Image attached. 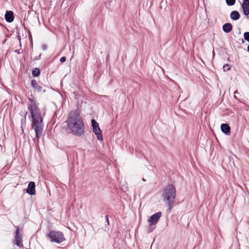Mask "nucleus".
<instances>
[{
    "label": "nucleus",
    "instance_id": "obj_1",
    "mask_svg": "<svg viewBox=\"0 0 249 249\" xmlns=\"http://www.w3.org/2000/svg\"><path fill=\"white\" fill-rule=\"evenodd\" d=\"M39 104L32 98H28L27 109L29 118L31 119L32 127L34 129L36 136L39 138L42 134L43 128V117L38 107Z\"/></svg>",
    "mask_w": 249,
    "mask_h": 249
},
{
    "label": "nucleus",
    "instance_id": "obj_2",
    "mask_svg": "<svg viewBox=\"0 0 249 249\" xmlns=\"http://www.w3.org/2000/svg\"><path fill=\"white\" fill-rule=\"evenodd\" d=\"M67 127L70 133L76 136H81L85 132L84 122L77 110L71 111L66 121Z\"/></svg>",
    "mask_w": 249,
    "mask_h": 249
},
{
    "label": "nucleus",
    "instance_id": "obj_3",
    "mask_svg": "<svg viewBox=\"0 0 249 249\" xmlns=\"http://www.w3.org/2000/svg\"><path fill=\"white\" fill-rule=\"evenodd\" d=\"M176 196V190L173 185L169 184L163 190L162 196L168 206L169 212L173 206Z\"/></svg>",
    "mask_w": 249,
    "mask_h": 249
},
{
    "label": "nucleus",
    "instance_id": "obj_4",
    "mask_svg": "<svg viewBox=\"0 0 249 249\" xmlns=\"http://www.w3.org/2000/svg\"><path fill=\"white\" fill-rule=\"evenodd\" d=\"M47 235L51 239L52 242L57 243H60L65 240L63 233L59 231H52L49 232Z\"/></svg>",
    "mask_w": 249,
    "mask_h": 249
},
{
    "label": "nucleus",
    "instance_id": "obj_5",
    "mask_svg": "<svg viewBox=\"0 0 249 249\" xmlns=\"http://www.w3.org/2000/svg\"><path fill=\"white\" fill-rule=\"evenodd\" d=\"M91 123L93 131L97 136V139L100 141L103 140L102 133L99 127L98 123L94 119L91 120Z\"/></svg>",
    "mask_w": 249,
    "mask_h": 249
},
{
    "label": "nucleus",
    "instance_id": "obj_6",
    "mask_svg": "<svg viewBox=\"0 0 249 249\" xmlns=\"http://www.w3.org/2000/svg\"><path fill=\"white\" fill-rule=\"evenodd\" d=\"M16 228L15 236V243L18 246L22 247V233L21 232L19 231V230L18 227H16Z\"/></svg>",
    "mask_w": 249,
    "mask_h": 249
},
{
    "label": "nucleus",
    "instance_id": "obj_7",
    "mask_svg": "<svg viewBox=\"0 0 249 249\" xmlns=\"http://www.w3.org/2000/svg\"><path fill=\"white\" fill-rule=\"evenodd\" d=\"M161 216V212H158L153 214L148 219V221L151 226L156 224Z\"/></svg>",
    "mask_w": 249,
    "mask_h": 249
},
{
    "label": "nucleus",
    "instance_id": "obj_8",
    "mask_svg": "<svg viewBox=\"0 0 249 249\" xmlns=\"http://www.w3.org/2000/svg\"><path fill=\"white\" fill-rule=\"evenodd\" d=\"M35 183L33 181L29 182L26 189V193L30 195H34L36 193Z\"/></svg>",
    "mask_w": 249,
    "mask_h": 249
},
{
    "label": "nucleus",
    "instance_id": "obj_9",
    "mask_svg": "<svg viewBox=\"0 0 249 249\" xmlns=\"http://www.w3.org/2000/svg\"><path fill=\"white\" fill-rule=\"evenodd\" d=\"M242 7L244 15L248 16L249 15V0H244Z\"/></svg>",
    "mask_w": 249,
    "mask_h": 249
},
{
    "label": "nucleus",
    "instance_id": "obj_10",
    "mask_svg": "<svg viewBox=\"0 0 249 249\" xmlns=\"http://www.w3.org/2000/svg\"><path fill=\"white\" fill-rule=\"evenodd\" d=\"M31 85L36 91L39 92L43 91L42 87L38 84L36 80H32L31 82ZM43 91H45V90H44Z\"/></svg>",
    "mask_w": 249,
    "mask_h": 249
},
{
    "label": "nucleus",
    "instance_id": "obj_11",
    "mask_svg": "<svg viewBox=\"0 0 249 249\" xmlns=\"http://www.w3.org/2000/svg\"><path fill=\"white\" fill-rule=\"evenodd\" d=\"M5 18L7 22H12L14 18L13 12L11 11H6L5 15Z\"/></svg>",
    "mask_w": 249,
    "mask_h": 249
},
{
    "label": "nucleus",
    "instance_id": "obj_12",
    "mask_svg": "<svg viewBox=\"0 0 249 249\" xmlns=\"http://www.w3.org/2000/svg\"><path fill=\"white\" fill-rule=\"evenodd\" d=\"M221 130L222 132L226 134H229L230 133V126L227 124H222L221 125Z\"/></svg>",
    "mask_w": 249,
    "mask_h": 249
},
{
    "label": "nucleus",
    "instance_id": "obj_13",
    "mask_svg": "<svg viewBox=\"0 0 249 249\" xmlns=\"http://www.w3.org/2000/svg\"><path fill=\"white\" fill-rule=\"evenodd\" d=\"M232 28V26L230 23H226L222 26V29L225 33H228L230 32Z\"/></svg>",
    "mask_w": 249,
    "mask_h": 249
},
{
    "label": "nucleus",
    "instance_id": "obj_14",
    "mask_svg": "<svg viewBox=\"0 0 249 249\" xmlns=\"http://www.w3.org/2000/svg\"><path fill=\"white\" fill-rule=\"evenodd\" d=\"M240 15L237 11H232L230 14L231 18L234 20H236L240 18Z\"/></svg>",
    "mask_w": 249,
    "mask_h": 249
},
{
    "label": "nucleus",
    "instance_id": "obj_15",
    "mask_svg": "<svg viewBox=\"0 0 249 249\" xmlns=\"http://www.w3.org/2000/svg\"><path fill=\"white\" fill-rule=\"evenodd\" d=\"M40 74V71L38 69L36 68L32 71V74L34 76H38Z\"/></svg>",
    "mask_w": 249,
    "mask_h": 249
},
{
    "label": "nucleus",
    "instance_id": "obj_16",
    "mask_svg": "<svg viewBox=\"0 0 249 249\" xmlns=\"http://www.w3.org/2000/svg\"><path fill=\"white\" fill-rule=\"evenodd\" d=\"M223 68L224 71H228L231 70V66L229 64H225Z\"/></svg>",
    "mask_w": 249,
    "mask_h": 249
},
{
    "label": "nucleus",
    "instance_id": "obj_17",
    "mask_svg": "<svg viewBox=\"0 0 249 249\" xmlns=\"http://www.w3.org/2000/svg\"><path fill=\"white\" fill-rule=\"evenodd\" d=\"M226 3L229 6H232L235 4V0H226Z\"/></svg>",
    "mask_w": 249,
    "mask_h": 249
},
{
    "label": "nucleus",
    "instance_id": "obj_18",
    "mask_svg": "<svg viewBox=\"0 0 249 249\" xmlns=\"http://www.w3.org/2000/svg\"><path fill=\"white\" fill-rule=\"evenodd\" d=\"M244 39L249 42V32H245L244 34Z\"/></svg>",
    "mask_w": 249,
    "mask_h": 249
},
{
    "label": "nucleus",
    "instance_id": "obj_19",
    "mask_svg": "<svg viewBox=\"0 0 249 249\" xmlns=\"http://www.w3.org/2000/svg\"><path fill=\"white\" fill-rule=\"evenodd\" d=\"M66 57H65V56H63V57H62L60 58V61L61 62H62V63H63V62H64L66 61Z\"/></svg>",
    "mask_w": 249,
    "mask_h": 249
},
{
    "label": "nucleus",
    "instance_id": "obj_20",
    "mask_svg": "<svg viewBox=\"0 0 249 249\" xmlns=\"http://www.w3.org/2000/svg\"><path fill=\"white\" fill-rule=\"evenodd\" d=\"M47 46H46V45H43L42 46V49H43V50H46V49H47Z\"/></svg>",
    "mask_w": 249,
    "mask_h": 249
},
{
    "label": "nucleus",
    "instance_id": "obj_21",
    "mask_svg": "<svg viewBox=\"0 0 249 249\" xmlns=\"http://www.w3.org/2000/svg\"><path fill=\"white\" fill-rule=\"evenodd\" d=\"M106 219H107V222L108 223V218H107V215H106Z\"/></svg>",
    "mask_w": 249,
    "mask_h": 249
},
{
    "label": "nucleus",
    "instance_id": "obj_22",
    "mask_svg": "<svg viewBox=\"0 0 249 249\" xmlns=\"http://www.w3.org/2000/svg\"><path fill=\"white\" fill-rule=\"evenodd\" d=\"M248 51L249 52V46H248Z\"/></svg>",
    "mask_w": 249,
    "mask_h": 249
},
{
    "label": "nucleus",
    "instance_id": "obj_23",
    "mask_svg": "<svg viewBox=\"0 0 249 249\" xmlns=\"http://www.w3.org/2000/svg\"><path fill=\"white\" fill-rule=\"evenodd\" d=\"M15 52H17V53H19V52L17 51V50H15Z\"/></svg>",
    "mask_w": 249,
    "mask_h": 249
},
{
    "label": "nucleus",
    "instance_id": "obj_24",
    "mask_svg": "<svg viewBox=\"0 0 249 249\" xmlns=\"http://www.w3.org/2000/svg\"><path fill=\"white\" fill-rule=\"evenodd\" d=\"M15 52H17V53H19V52L17 51V50H15Z\"/></svg>",
    "mask_w": 249,
    "mask_h": 249
},
{
    "label": "nucleus",
    "instance_id": "obj_25",
    "mask_svg": "<svg viewBox=\"0 0 249 249\" xmlns=\"http://www.w3.org/2000/svg\"><path fill=\"white\" fill-rule=\"evenodd\" d=\"M15 52H17V53H19V52L17 51V50H15Z\"/></svg>",
    "mask_w": 249,
    "mask_h": 249
},
{
    "label": "nucleus",
    "instance_id": "obj_26",
    "mask_svg": "<svg viewBox=\"0 0 249 249\" xmlns=\"http://www.w3.org/2000/svg\"><path fill=\"white\" fill-rule=\"evenodd\" d=\"M142 180L144 181H145V180L144 178H142Z\"/></svg>",
    "mask_w": 249,
    "mask_h": 249
}]
</instances>
